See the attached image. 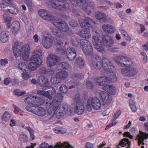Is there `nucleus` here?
Here are the masks:
<instances>
[{
	"instance_id": "obj_1",
	"label": "nucleus",
	"mask_w": 148,
	"mask_h": 148,
	"mask_svg": "<svg viewBox=\"0 0 148 148\" xmlns=\"http://www.w3.org/2000/svg\"><path fill=\"white\" fill-rule=\"evenodd\" d=\"M89 63L91 68L99 70L102 67L103 69L108 73V77H100L95 78L94 82L97 85L104 86L103 90L112 95H115L116 90L115 87L111 85H107L111 82H115L117 80L116 75L113 71L114 66L111 61L108 58L103 57L102 59L97 54L92 55Z\"/></svg>"
},
{
	"instance_id": "obj_2",
	"label": "nucleus",
	"mask_w": 148,
	"mask_h": 148,
	"mask_svg": "<svg viewBox=\"0 0 148 148\" xmlns=\"http://www.w3.org/2000/svg\"><path fill=\"white\" fill-rule=\"evenodd\" d=\"M63 97L60 93H57L55 96L52 101L47 106L48 114L51 115L50 119L55 115L56 117L60 119L65 113V107L61 106V101Z\"/></svg>"
},
{
	"instance_id": "obj_3",
	"label": "nucleus",
	"mask_w": 148,
	"mask_h": 148,
	"mask_svg": "<svg viewBox=\"0 0 148 148\" xmlns=\"http://www.w3.org/2000/svg\"><path fill=\"white\" fill-rule=\"evenodd\" d=\"M13 51L16 58L21 55L23 59L27 60L29 58L30 52V47L29 45L25 44L22 47L18 41H16L14 45Z\"/></svg>"
},
{
	"instance_id": "obj_4",
	"label": "nucleus",
	"mask_w": 148,
	"mask_h": 148,
	"mask_svg": "<svg viewBox=\"0 0 148 148\" xmlns=\"http://www.w3.org/2000/svg\"><path fill=\"white\" fill-rule=\"evenodd\" d=\"M42 56V53L40 50H37L34 51L30 59L31 62L28 65L29 70L34 71L38 67L42 65V61L41 58Z\"/></svg>"
},
{
	"instance_id": "obj_5",
	"label": "nucleus",
	"mask_w": 148,
	"mask_h": 148,
	"mask_svg": "<svg viewBox=\"0 0 148 148\" xmlns=\"http://www.w3.org/2000/svg\"><path fill=\"white\" fill-rule=\"evenodd\" d=\"M49 3L52 7L55 9L68 12L69 11L70 8L67 3L58 0H51Z\"/></svg>"
},
{
	"instance_id": "obj_6",
	"label": "nucleus",
	"mask_w": 148,
	"mask_h": 148,
	"mask_svg": "<svg viewBox=\"0 0 148 148\" xmlns=\"http://www.w3.org/2000/svg\"><path fill=\"white\" fill-rule=\"evenodd\" d=\"M80 45L82 51L86 55H90L93 53V47L91 43L88 40L81 39L80 41Z\"/></svg>"
},
{
	"instance_id": "obj_7",
	"label": "nucleus",
	"mask_w": 148,
	"mask_h": 148,
	"mask_svg": "<svg viewBox=\"0 0 148 148\" xmlns=\"http://www.w3.org/2000/svg\"><path fill=\"white\" fill-rule=\"evenodd\" d=\"M43 37L42 39V45L45 48L49 49L53 45V40L49 32L47 31H44L42 34Z\"/></svg>"
},
{
	"instance_id": "obj_8",
	"label": "nucleus",
	"mask_w": 148,
	"mask_h": 148,
	"mask_svg": "<svg viewBox=\"0 0 148 148\" xmlns=\"http://www.w3.org/2000/svg\"><path fill=\"white\" fill-rule=\"evenodd\" d=\"M114 60L118 64L123 66H130L132 64L131 60L125 56H116Z\"/></svg>"
},
{
	"instance_id": "obj_9",
	"label": "nucleus",
	"mask_w": 148,
	"mask_h": 148,
	"mask_svg": "<svg viewBox=\"0 0 148 148\" xmlns=\"http://www.w3.org/2000/svg\"><path fill=\"white\" fill-rule=\"evenodd\" d=\"M68 72L64 71H62L57 72L55 77H51V81L53 84H57L62 80H64L67 77Z\"/></svg>"
},
{
	"instance_id": "obj_10",
	"label": "nucleus",
	"mask_w": 148,
	"mask_h": 148,
	"mask_svg": "<svg viewBox=\"0 0 148 148\" xmlns=\"http://www.w3.org/2000/svg\"><path fill=\"white\" fill-rule=\"evenodd\" d=\"M24 101L26 103L36 106L41 105L45 103V100L43 99L35 96L26 97L24 99Z\"/></svg>"
},
{
	"instance_id": "obj_11",
	"label": "nucleus",
	"mask_w": 148,
	"mask_h": 148,
	"mask_svg": "<svg viewBox=\"0 0 148 148\" xmlns=\"http://www.w3.org/2000/svg\"><path fill=\"white\" fill-rule=\"evenodd\" d=\"M52 22L55 26L63 32H66L69 29L68 25L64 21H60V19L55 17Z\"/></svg>"
},
{
	"instance_id": "obj_12",
	"label": "nucleus",
	"mask_w": 148,
	"mask_h": 148,
	"mask_svg": "<svg viewBox=\"0 0 148 148\" xmlns=\"http://www.w3.org/2000/svg\"><path fill=\"white\" fill-rule=\"evenodd\" d=\"M37 83L38 85L42 87L43 90L49 89L52 87L48 86L49 84V79L44 76H39L37 80Z\"/></svg>"
},
{
	"instance_id": "obj_13",
	"label": "nucleus",
	"mask_w": 148,
	"mask_h": 148,
	"mask_svg": "<svg viewBox=\"0 0 148 148\" xmlns=\"http://www.w3.org/2000/svg\"><path fill=\"white\" fill-rule=\"evenodd\" d=\"M94 23V21L89 17H87L85 19L81 18L79 20V23L83 29L92 28L91 24Z\"/></svg>"
},
{
	"instance_id": "obj_14",
	"label": "nucleus",
	"mask_w": 148,
	"mask_h": 148,
	"mask_svg": "<svg viewBox=\"0 0 148 148\" xmlns=\"http://www.w3.org/2000/svg\"><path fill=\"white\" fill-rule=\"evenodd\" d=\"M92 41L96 49L98 51L103 52L104 51V48L101 41L98 37L93 36Z\"/></svg>"
},
{
	"instance_id": "obj_15",
	"label": "nucleus",
	"mask_w": 148,
	"mask_h": 148,
	"mask_svg": "<svg viewBox=\"0 0 148 148\" xmlns=\"http://www.w3.org/2000/svg\"><path fill=\"white\" fill-rule=\"evenodd\" d=\"M45 90H38L37 91V94L46 97L48 99H51L53 98L52 96L55 94L56 90L53 88L51 87V90H49L46 92Z\"/></svg>"
},
{
	"instance_id": "obj_16",
	"label": "nucleus",
	"mask_w": 148,
	"mask_h": 148,
	"mask_svg": "<svg viewBox=\"0 0 148 148\" xmlns=\"http://www.w3.org/2000/svg\"><path fill=\"white\" fill-rule=\"evenodd\" d=\"M38 13L40 16L45 20H49L52 22L55 18V17L50 13L45 10H40L38 11Z\"/></svg>"
},
{
	"instance_id": "obj_17",
	"label": "nucleus",
	"mask_w": 148,
	"mask_h": 148,
	"mask_svg": "<svg viewBox=\"0 0 148 148\" xmlns=\"http://www.w3.org/2000/svg\"><path fill=\"white\" fill-rule=\"evenodd\" d=\"M100 98H101L104 105H109L111 103L112 99V97L107 92L101 91L100 93Z\"/></svg>"
},
{
	"instance_id": "obj_18",
	"label": "nucleus",
	"mask_w": 148,
	"mask_h": 148,
	"mask_svg": "<svg viewBox=\"0 0 148 148\" xmlns=\"http://www.w3.org/2000/svg\"><path fill=\"white\" fill-rule=\"evenodd\" d=\"M103 43L104 45L107 47H112L114 43L113 38L108 35H106L103 38Z\"/></svg>"
},
{
	"instance_id": "obj_19",
	"label": "nucleus",
	"mask_w": 148,
	"mask_h": 148,
	"mask_svg": "<svg viewBox=\"0 0 148 148\" xmlns=\"http://www.w3.org/2000/svg\"><path fill=\"white\" fill-rule=\"evenodd\" d=\"M92 105V108L95 110L100 109L101 105L99 99L96 97H90L89 98Z\"/></svg>"
},
{
	"instance_id": "obj_20",
	"label": "nucleus",
	"mask_w": 148,
	"mask_h": 148,
	"mask_svg": "<svg viewBox=\"0 0 148 148\" xmlns=\"http://www.w3.org/2000/svg\"><path fill=\"white\" fill-rule=\"evenodd\" d=\"M58 61V57L53 54H51L47 57L46 63L49 66H52L56 64Z\"/></svg>"
},
{
	"instance_id": "obj_21",
	"label": "nucleus",
	"mask_w": 148,
	"mask_h": 148,
	"mask_svg": "<svg viewBox=\"0 0 148 148\" xmlns=\"http://www.w3.org/2000/svg\"><path fill=\"white\" fill-rule=\"evenodd\" d=\"M76 51L75 49L72 47H69L66 51V56L68 59L72 61L74 60L77 56Z\"/></svg>"
},
{
	"instance_id": "obj_22",
	"label": "nucleus",
	"mask_w": 148,
	"mask_h": 148,
	"mask_svg": "<svg viewBox=\"0 0 148 148\" xmlns=\"http://www.w3.org/2000/svg\"><path fill=\"white\" fill-rule=\"evenodd\" d=\"M122 74L127 76H132L136 75L137 71L134 68L129 67L124 68L121 70Z\"/></svg>"
},
{
	"instance_id": "obj_23",
	"label": "nucleus",
	"mask_w": 148,
	"mask_h": 148,
	"mask_svg": "<svg viewBox=\"0 0 148 148\" xmlns=\"http://www.w3.org/2000/svg\"><path fill=\"white\" fill-rule=\"evenodd\" d=\"M148 134L144 133L141 131H139V133L136 137V139L138 140V145L140 146L141 145H144V143L143 142L144 140L148 138Z\"/></svg>"
},
{
	"instance_id": "obj_24",
	"label": "nucleus",
	"mask_w": 148,
	"mask_h": 148,
	"mask_svg": "<svg viewBox=\"0 0 148 148\" xmlns=\"http://www.w3.org/2000/svg\"><path fill=\"white\" fill-rule=\"evenodd\" d=\"M71 3L74 6H76L79 5V6L81 7L83 10H85V6L87 5L86 0H70Z\"/></svg>"
},
{
	"instance_id": "obj_25",
	"label": "nucleus",
	"mask_w": 148,
	"mask_h": 148,
	"mask_svg": "<svg viewBox=\"0 0 148 148\" xmlns=\"http://www.w3.org/2000/svg\"><path fill=\"white\" fill-rule=\"evenodd\" d=\"M102 28L106 33L110 34L113 33L115 31L114 27L110 25L103 24L102 25Z\"/></svg>"
},
{
	"instance_id": "obj_26",
	"label": "nucleus",
	"mask_w": 148,
	"mask_h": 148,
	"mask_svg": "<svg viewBox=\"0 0 148 148\" xmlns=\"http://www.w3.org/2000/svg\"><path fill=\"white\" fill-rule=\"evenodd\" d=\"M131 144V141H129L128 138H124L120 142L119 145H117L116 148H121L120 146L122 147L126 146L125 148H130Z\"/></svg>"
},
{
	"instance_id": "obj_27",
	"label": "nucleus",
	"mask_w": 148,
	"mask_h": 148,
	"mask_svg": "<svg viewBox=\"0 0 148 148\" xmlns=\"http://www.w3.org/2000/svg\"><path fill=\"white\" fill-rule=\"evenodd\" d=\"M84 106L83 103L76 105L75 108V111L78 115L82 114L84 111Z\"/></svg>"
},
{
	"instance_id": "obj_28",
	"label": "nucleus",
	"mask_w": 148,
	"mask_h": 148,
	"mask_svg": "<svg viewBox=\"0 0 148 148\" xmlns=\"http://www.w3.org/2000/svg\"><path fill=\"white\" fill-rule=\"evenodd\" d=\"M95 17L98 20L106 22L107 19L106 15L103 12H96Z\"/></svg>"
},
{
	"instance_id": "obj_29",
	"label": "nucleus",
	"mask_w": 148,
	"mask_h": 148,
	"mask_svg": "<svg viewBox=\"0 0 148 148\" xmlns=\"http://www.w3.org/2000/svg\"><path fill=\"white\" fill-rule=\"evenodd\" d=\"M34 114L38 116H43L47 113L45 109L41 107H36L35 108V112H34Z\"/></svg>"
},
{
	"instance_id": "obj_30",
	"label": "nucleus",
	"mask_w": 148,
	"mask_h": 148,
	"mask_svg": "<svg viewBox=\"0 0 148 148\" xmlns=\"http://www.w3.org/2000/svg\"><path fill=\"white\" fill-rule=\"evenodd\" d=\"M78 35L82 38L87 39H89L91 37V34L89 32L86 30L83 29L79 31Z\"/></svg>"
},
{
	"instance_id": "obj_31",
	"label": "nucleus",
	"mask_w": 148,
	"mask_h": 148,
	"mask_svg": "<svg viewBox=\"0 0 148 148\" xmlns=\"http://www.w3.org/2000/svg\"><path fill=\"white\" fill-rule=\"evenodd\" d=\"M9 7L10 8H7L5 10H4V11L6 12H9L14 15L18 13V11L14 4H10Z\"/></svg>"
},
{
	"instance_id": "obj_32",
	"label": "nucleus",
	"mask_w": 148,
	"mask_h": 148,
	"mask_svg": "<svg viewBox=\"0 0 148 148\" xmlns=\"http://www.w3.org/2000/svg\"><path fill=\"white\" fill-rule=\"evenodd\" d=\"M11 27L12 32L16 33L20 28V23L18 21H14L12 23Z\"/></svg>"
},
{
	"instance_id": "obj_33",
	"label": "nucleus",
	"mask_w": 148,
	"mask_h": 148,
	"mask_svg": "<svg viewBox=\"0 0 148 148\" xmlns=\"http://www.w3.org/2000/svg\"><path fill=\"white\" fill-rule=\"evenodd\" d=\"M87 5L85 6V8L86 9L85 10H83L85 11L88 14H89L91 13V11L90 9L89 8H90L91 9H93L95 7V5L94 2L92 1L89 2L88 3L86 2Z\"/></svg>"
},
{
	"instance_id": "obj_34",
	"label": "nucleus",
	"mask_w": 148,
	"mask_h": 148,
	"mask_svg": "<svg viewBox=\"0 0 148 148\" xmlns=\"http://www.w3.org/2000/svg\"><path fill=\"white\" fill-rule=\"evenodd\" d=\"M75 65H77V66L80 69H82L84 67L85 62L80 57H78L75 61Z\"/></svg>"
},
{
	"instance_id": "obj_35",
	"label": "nucleus",
	"mask_w": 148,
	"mask_h": 148,
	"mask_svg": "<svg viewBox=\"0 0 148 148\" xmlns=\"http://www.w3.org/2000/svg\"><path fill=\"white\" fill-rule=\"evenodd\" d=\"M57 148H74L68 142H64V143H60L56 144Z\"/></svg>"
},
{
	"instance_id": "obj_36",
	"label": "nucleus",
	"mask_w": 148,
	"mask_h": 148,
	"mask_svg": "<svg viewBox=\"0 0 148 148\" xmlns=\"http://www.w3.org/2000/svg\"><path fill=\"white\" fill-rule=\"evenodd\" d=\"M9 38L8 32L5 31L1 32L0 35V40L3 42H7Z\"/></svg>"
},
{
	"instance_id": "obj_37",
	"label": "nucleus",
	"mask_w": 148,
	"mask_h": 148,
	"mask_svg": "<svg viewBox=\"0 0 148 148\" xmlns=\"http://www.w3.org/2000/svg\"><path fill=\"white\" fill-rule=\"evenodd\" d=\"M3 17L4 21L5 23H6L7 26L9 28H10L11 21L12 20L11 17L6 14H4L3 15Z\"/></svg>"
},
{
	"instance_id": "obj_38",
	"label": "nucleus",
	"mask_w": 148,
	"mask_h": 148,
	"mask_svg": "<svg viewBox=\"0 0 148 148\" xmlns=\"http://www.w3.org/2000/svg\"><path fill=\"white\" fill-rule=\"evenodd\" d=\"M81 40L77 37L73 36L72 37L71 39V42L73 46L75 47H78L80 45V41Z\"/></svg>"
},
{
	"instance_id": "obj_39",
	"label": "nucleus",
	"mask_w": 148,
	"mask_h": 148,
	"mask_svg": "<svg viewBox=\"0 0 148 148\" xmlns=\"http://www.w3.org/2000/svg\"><path fill=\"white\" fill-rule=\"evenodd\" d=\"M129 103L130 106L132 111L133 112H136L137 109L134 101L132 99H130Z\"/></svg>"
},
{
	"instance_id": "obj_40",
	"label": "nucleus",
	"mask_w": 148,
	"mask_h": 148,
	"mask_svg": "<svg viewBox=\"0 0 148 148\" xmlns=\"http://www.w3.org/2000/svg\"><path fill=\"white\" fill-rule=\"evenodd\" d=\"M51 29L53 34L55 35L56 36H57L60 37L61 38V32L60 31L57 29L53 27H51Z\"/></svg>"
},
{
	"instance_id": "obj_41",
	"label": "nucleus",
	"mask_w": 148,
	"mask_h": 148,
	"mask_svg": "<svg viewBox=\"0 0 148 148\" xmlns=\"http://www.w3.org/2000/svg\"><path fill=\"white\" fill-rule=\"evenodd\" d=\"M10 114L8 112H5L2 116V120L5 121H7L10 118Z\"/></svg>"
},
{
	"instance_id": "obj_42",
	"label": "nucleus",
	"mask_w": 148,
	"mask_h": 148,
	"mask_svg": "<svg viewBox=\"0 0 148 148\" xmlns=\"http://www.w3.org/2000/svg\"><path fill=\"white\" fill-rule=\"evenodd\" d=\"M74 101L76 103V104L78 103L80 104L83 103L80 98V94L78 93L75 95L74 99Z\"/></svg>"
},
{
	"instance_id": "obj_43",
	"label": "nucleus",
	"mask_w": 148,
	"mask_h": 148,
	"mask_svg": "<svg viewBox=\"0 0 148 148\" xmlns=\"http://www.w3.org/2000/svg\"><path fill=\"white\" fill-rule=\"evenodd\" d=\"M59 89L61 92L64 94H66L67 92L68 91V88L67 86L64 84H62L60 86Z\"/></svg>"
},
{
	"instance_id": "obj_44",
	"label": "nucleus",
	"mask_w": 148,
	"mask_h": 148,
	"mask_svg": "<svg viewBox=\"0 0 148 148\" xmlns=\"http://www.w3.org/2000/svg\"><path fill=\"white\" fill-rule=\"evenodd\" d=\"M21 76L23 79L27 80L31 77V74L28 72H23Z\"/></svg>"
},
{
	"instance_id": "obj_45",
	"label": "nucleus",
	"mask_w": 148,
	"mask_h": 148,
	"mask_svg": "<svg viewBox=\"0 0 148 148\" xmlns=\"http://www.w3.org/2000/svg\"><path fill=\"white\" fill-rule=\"evenodd\" d=\"M59 66L61 67L62 69L67 70L69 68V65L68 63L62 62L59 64Z\"/></svg>"
},
{
	"instance_id": "obj_46",
	"label": "nucleus",
	"mask_w": 148,
	"mask_h": 148,
	"mask_svg": "<svg viewBox=\"0 0 148 148\" xmlns=\"http://www.w3.org/2000/svg\"><path fill=\"white\" fill-rule=\"evenodd\" d=\"M19 139L22 142H26L28 140L27 136L24 134H21L20 135Z\"/></svg>"
},
{
	"instance_id": "obj_47",
	"label": "nucleus",
	"mask_w": 148,
	"mask_h": 148,
	"mask_svg": "<svg viewBox=\"0 0 148 148\" xmlns=\"http://www.w3.org/2000/svg\"><path fill=\"white\" fill-rule=\"evenodd\" d=\"M122 112L120 110H118L115 112L113 116L112 120H116L121 114Z\"/></svg>"
},
{
	"instance_id": "obj_48",
	"label": "nucleus",
	"mask_w": 148,
	"mask_h": 148,
	"mask_svg": "<svg viewBox=\"0 0 148 148\" xmlns=\"http://www.w3.org/2000/svg\"><path fill=\"white\" fill-rule=\"evenodd\" d=\"M72 77L74 79L76 78L78 79H81L84 78V75L82 73H77L73 75Z\"/></svg>"
},
{
	"instance_id": "obj_49",
	"label": "nucleus",
	"mask_w": 148,
	"mask_h": 148,
	"mask_svg": "<svg viewBox=\"0 0 148 148\" xmlns=\"http://www.w3.org/2000/svg\"><path fill=\"white\" fill-rule=\"evenodd\" d=\"M14 93V95H16L18 96H20L25 94L26 92L25 91H20V90L17 89L15 90Z\"/></svg>"
},
{
	"instance_id": "obj_50",
	"label": "nucleus",
	"mask_w": 148,
	"mask_h": 148,
	"mask_svg": "<svg viewBox=\"0 0 148 148\" xmlns=\"http://www.w3.org/2000/svg\"><path fill=\"white\" fill-rule=\"evenodd\" d=\"M92 105L90 101V100L88 98L87 100V103L86 106L87 110L89 112L91 111L92 110Z\"/></svg>"
},
{
	"instance_id": "obj_51",
	"label": "nucleus",
	"mask_w": 148,
	"mask_h": 148,
	"mask_svg": "<svg viewBox=\"0 0 148 148\" xmlns=\"http://www.w3.org/2000/svg\"><path fill=\"white\" fill-rule=\"evenodd\" d=\"M36 107L33 106H27L25 108L27 111L32 112L34 114V112H35V108Z\"/></svg>"
},
{
	"instance_id": "obj_52",
	"label": "nucleus",
	"mask_w": 148,
	"mask_h": 148,
	"mask_svg": "<svg viewBox=\"0 0 148 148\" xmlns=\"http://www.w3.org/2000/svg\"><path fill=\"white\" fill-rule=\"evenodd\" d=\"M25 63L24 62H21L19 63L18 65V69L23 70H24L25 71Z\"/></svg>"
},
{
	"instance_id": "obj_53",
	"label": "nucleus",
	"mask_w": 148,
	"mask_h": 148,
	"mask_svg": "<svg viewBox=\"0 0 148 148\" xmlns=\"http://www.w3.org/2000/svg\"><path fill=\"white\" fill-rule=\"evenodd\" d=\"M86 86L88 89H92L94 86L93 83L91 82L87 81L86 82Z\"/></svg>"
},
{
	"instance_id": "obj_54",
	"label": "nucleus",
	"mask_w": 148,
	"mask_h": 148,
	"mask_svg": "<svg viewBox=\"0 0 148 148\" xmlns=\"http://www.w3.org/2000/svg\"><path fill=\"white\" fill-rule=\"evenodd\" d=\"M25 3L26 4L29 9H31L33 3L31 0H24Z\"/></svg>"
},
{
	"instance_id": "obj_55",
	"label": "nucleus",
	"mask_w": 148,
	"mask_h": 148,
	"mask_svg": "<svg viewBox=\"0 0 148 148\" xmlns=\"http://www.w3.org/2000/svg\"><path fill=\"white\" fill-rule=\"evenodd\" d=\"M8 60L7 59H1L0 60V64L2 66H5L8 63Z\"/></svg>"
},
{
	"instance_id": "obj_56",
	"label": "nucleus",
	"mask_w": 148,
	"mask_h": 148,
	"mask_svg": "<svg viewBox=\"0 0 148 148\" xmlns=\"http://www.w3.org/2000/svg\"><path fill=\"white\" fill-rule=\"evenodd\" d=\"M0 6L1 9L4 11V10L7 9L8 8V7H10V5H6L5 3H0Z\"/></svg>"
},
{
	"instance_id": "obj_57",
	"label": "nucleus",
	"mask_w": 148,
	"mask_h": 148,
	"mask_svg": "<svg viewBox=\"0 0 148 148\" xmlns=\"http://www.w3.org/2000/svg\"><path fill=\"white\" fill-rule=\"evenodd\" d=\"M47 69L45 67H42L40 69V72L42 74H47Z\"/></svg>"
},
{
	"instance_id": "obj_58",
	"label": "nucleus",
	"mask_w": 148,
	"mask_h": 148,
	"mask_svg": "<svg viewBox=\"0 0 148 148\" xmlns=\"http://www.w3.org/2000/svg\"><path fill=\"white\" fill-rule=\"evenodd\" d=\"M11 79L9 77L5 78L4 80V83L5 85H8L9 83H11Z\"/></svg>"
},
{
	"instance_id": "obj_59",
	"label": "nucleus",
	"mask_w": 148,
	"mask_h": 148,
	"mask_svg": "<svg viewBox=\"0 0 148 148\" xmlns=\"http://www.w3.org/2000/svg\"><path fill=\"white\" fill-rule=\"evenodd\" d=\"M70 25L73 27H77L78 25V23L77 22L74 21H72L70 23Z\"/></svg>"
},
{
	"instance_id": "obj_60",
	"label": "nucleus",
	"mask_w": 148,
	"mask_h": 148,
	"mask_svg": "<svg viewBox=\"0 0 148 148\" xmlns=\"http://www.w3.org/2000/svg\"><path fill=\"white\" fill-rule=\"evenodd\" d=\"M117 122H115L114 123H111L110 124H109V125H107L105 129L106 130H107L109 129V128H110V127H112V126L115 125L116 124H117Z\"/></svg>"
},
{
	"instance_id": "obj_61",
	"label": "nucleus",
	"mask_w": 148,
	"mask_h": 148,
	"mask_svg": "<svg viewBox=\"0 0 148 148\" xmlns=\"http://www.w3.org/2000/svg\"><path fill=\"white\" fill-rule=\"evenodd\" d=\"M54 132L56 134H63L60 128L58 127L55 128L54 130Z\"/></svg>"
},
{
	"instance_id": "obj_62",
	"label": "nucleus",
	"mask_w": 148,
	"mask_h": 148,
	"mask_svg": "<svg viewBox=\"0 0 148 148\" xmlns=\"http://www.w3.org/2000/svg\"><path fill=\"white\" fill-rule=\"evenodd\" d=\"M47 74L49 75H53L54 73V71L53 69H47Z\"/></svg>"
},
{
	"instance_id": "obj_63",
	"label": "nucleus",
	"mask_w": 148,
	"mask_h": 148,
	"mask_svg": "<svg viewBox=\"0 0 148 148\" xmlns=\"http://www.w3.org/2000/svg\"><path fill=\"white\" fill-rule=\"evenodd\" d=\"M93 145L89 142L87 143L85 146V148H93Z\"/></svg>"
},
{
	"instance_id": "obj_64",
	"label": "nucleus",
	"mask_w": 148,
	"mask_h": 148,
	"mask_svg": "<svg viewBox=\"0 0 148 148\" xmlns=\"http://www.w3.org/2000/svg\"><path fill=\"white\" fill-rule=\"evenodd\" d=\"M48 146V144L45 142L42 143L40 145V147L42 148H46Z\"/></svg>"
}]
</instances>
